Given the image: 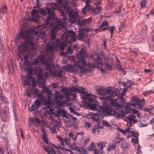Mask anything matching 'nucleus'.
<instances>
[{
	"instance_id": "obj_59",
	"label": "nucleus",
	"mask_w": 154,
	"mask_h": 154,
	"mask_svg": "<svg viewBox=\"0 0 154 154\" xmlns=\"http://www.w3.org/2000/svg\"><path fill=\"white\" fill-rule=\"evenodd\" d=\"M13 113H14V116L15 118L14 120L15 121H17V115L16 114V111L15 109H14L13 111Z\"/></svg>"
},
{
	"instance_id": "obj_34",
	"label": "nucleus",
	"mask_w": 154,
	"mask_h": 154,
	"mask_svg": "<svg viewBox=\"0 0 154 154\" xmlns=\"http://www.w3.org/2000/svg\"><path fill=\"white\" fill-rule=\"evenodd\" d=\"M7 7L5 5H3L0 10V12H1L3 14H5L7 11Z\"/></svg>"
},
{
	"instance_id": "obj_8",
	"label": "nucleus",
	"mask_w": 154,
	"mask_h": 154,
	"mask_svg": "<svg viewBox=\"0 0 154 154\" xmlns=\"http://www.w3.org/2000/svg\"><path fill=\"white\" fill-rule=\"evenodd\" d=\"M64 23L62 22L60 23L59 22L54 27L51 29L50 32V35L51 38L54 39L56 36V33L60 30L61 27L63 26Z\"/></svg>"
},
{
	"instance_id": "obj_54",
	"label": "nucleus",
	"mask_w": 154,
	"mask_h": 154,
	"mask_svg": "<svg viewBox=\"0 0 154 154\" xmlns=\"http://www.w3.org/2000/svg\"><path fill=\"white\" fill-rule=\"evenodd\" d=\"M121 11V8L120 7H119V8H116L115 9L114 11V14H117L119 13Z\"/></svg>"
},
{
	"instance_id": "obj_57",
	"label": "nucleus",
	"mask_w": 154,
	"mask_h": 154,
	"mask_svg": "<svg viewBox=\"0 0 154 154\" xmlns=\"http://www.w3.org/2000/svg\"><path fill=\"white\" fill-rule=\"evenodd\" d=\"M132 111L133 112V115L136 114L137 115V116L138 117H139V114L138 113V111L136 109H132Z\"/></svg>"
},
{
	"instance_id": "obj_35",
	"label": "nucleus",
	"mask_w": 154,
	"mask_h": 154,
	"mask_svg": "<svg viewBox=\"0 0 154 154\" xmlns=\"http://www.w3.org/2000/svg\"><path fill=\"white\" fill-rule=\"evenodd\" d=\"M43 140L44 142L46 143L47 145L48 144V139L47 137L46 134L45 133H43Z\"/></svg>"
},
{
	"instance_id": "obj_42",
	"label": "nucleus",
	"mask_w": 154,
	"mask_h": 154,
	"mask_svg": "<svg viewBox=\"0 0 154 154\" xmlns=\"http://www.w3.org/2000/svg\"><path fill=\"white\" fill-rule=\"evenodd\" d=\"M108 26V22H106V21H103L101 24L99 26V28H103V27H105L106 26Z\"/></svg>"
},
{
	"instance_id": "obj_13",
	"label": "nucleus",
	"mask_w": 154,
	"mask_h": 154,
	"mask_svg": "<svg viewBox=\"0 0 154 154\" xmlns=\"http://www.w3.org/2000/svg\"><path fill=\"white\" fill-rule=\"evenodd\" d=\"M38 10L33 9L31 12L32 18L31 20L37 22L39 18Z\"/></svg>"
},
{
	"instance_id": "obj_40",
	"label": "nucleus",
	"mask_w": 154,
	"mask_h": 154,
	"mask_svg": "<svg viewBox=\"0 0 154 154\" xmlns=\"http://www.w3.org/2000/svg\"><path fill=\"white\" fill-rule=\"evenodd\" d=\"M95 147V145L94 143L92 142L91 145L88 146V150L90 151H92L93 150L95 149L94 147Z\"/></svg>"
},
{
	"instance_id": "obj_45",
	"label": "nucleus",
	"mask_w": 154,
	"mask_h": 154,
	"mask_svg": "<svg viewBox=\"0 0 154 154\" xmlns=\"http://www.w3.org/2000/svg\"><path fill=\"white\" fill-rule=\"evenodd\" d=\"M92 20V18L91 17H89L86 19H84L85 24H88L90 23L91 22Z\"/></svg>"
},
{
	"instance_id": "obj_21",
	"label": "nucleus",
	"mask_w": 154,
	"mask_h": 154,
	"mask_svg": "<svg viewBox=\"0 0 154 154\" xmlns=\"http://www.w3.org/2000/svg\"><path fill=\"white\" fill-rule=\"evenodd\" d=\"M68 135L69 139L71 141H72L73 143H74L76 140L77 135L76 134H75L71 132L68 134Z\"/></svg>"
},
{
	"instance_id": "obj_23",
	"label": "nucleus",
	"mask_w": 154,
	"mask_h": 154,
	"mask_svg": "<svg viewBox=\"0 0 154 154\" xmlns=\"http://www.w3.org/2000/svg\"><path fill=\"white\" fill-rule=\"evenodd\" d=\"M135 118L136 116L134 115H130L127 116L125 121H126V120H128L130 122H132L134 124L137 121V120L135 119Z\"/></svg>"
},
{
	"instance_id": "obj_18",
	"label": "nucleus",
	"mask_w": 154,
	"mask_h": 154,
	"mask_svg": "<svg viewBox=\"0 0 154 154\" xmlns=\"http://www.w3.org/2000/svg\"><path fill=\"white\" fill-rule=\"evenodd\" d=\"M94 61L96 65V67H98L99 66H101L103 63L101 57L100 56H97V58Z\"/></svg>"
},
{
	"instance_id": "obj_28",
	"label": "nucleus",
	"mask_w": 154,
	"mask_h": 154,
	"mask_svg": "<svg viewBox=\"0 0 154 154\" xmlns=\"http://www.w3.org/2000/svg\"><path fill=\"white\" fill-rule=\"evenodd\" d=\"M84 31L83 30H80L78 35L77 36V39L80 40L83 38V36L84 34Z\"/></svg>"
},
{
	"instance_id": "obj_17",
	"label": "nucleus",
	"mask_w": 154,
	"mask_h": 154,
	"mask_svg": "<svg viewBox=\"0 0 154 154\" xmlns=\"http://www.w3.org/2000/svg\"><path fill=\"white\" fill-rule=\"evenodd\" d=\"M113 68V66L110 64H108L106 63L102 67L100 68V70L105 72V71L111 70Z\"/></svg>"
},
{
	"instance_id": "obj_16",
	"label": "nucleus",
	"mask_w": 154,
	"mask_h": 154,
	"mask_svg": "<svg viewBox=\"0 0 154 154\" xmlns=\"http://www.w3.org/2000/svg\"><path fill=\"white\" fill-rule=\"evenodd\" d=\"M69 91L71 92L77 91L84 94L86 93L85 92V89L84 88H81L79 89L77 88L76 87H74L73 86H72L70 88Z\"/></svg>"
},
{
	"instance_id": "obj_61",
	"label": "nucleus",
	"mask_w": 154,
	"mask_h": 154,
	"mask_svg": "<svg viewBox=\"0 0 154 154\" xmlns=\"http://www.w3.org/2000/svg\"><path fill=\"white\" fill-rule=\"evenodd\" d=\"M45 97L44 96H42L41 98L38 99L40 102H42V103L45 100Z\"/></svg>"
},
{
	"instance_id": "obj_32",
	"label": "nucleus",
	"mask_w": 154,
	"mask_h": 154,
	"mask_svg": "<svg viewBox=\"0 0 154 154\" xmlns=\"http://www.w3.org/2000/svg\"><path fill=\"white\" fill-rule=\"evenodd\" d=\"M129 145L128 142H123L121 144V147L122 149L125 150L129 147Z\"/></svg>"
},
{
	"instance_id": "obj_36",
	"label": "nucleus",
	"mask_w": 154,
	"mask_h": 154,
	"mask_svg": "<svg viewBox=\"0 0 154 154\" xmlns=\"http://www.w3.org/2000/svg\"><path fill=\"white\" fill-rule=\"evenodd\" d=\"M103 143L102 142H99L97 144V145L99 147H100V149L99 150H100V154H102L103 152V149L104 147L103 146Z\"/></svg>"
},
{
	"instance_id": "obj_15",
	"label": "nucleus",
	"mask_w": 154,
	"mask_h": 154,
	"mask_svg": "<svg viewBox=\"0 0 154 154\" xmlns=\"http://www.w3.org/2000/svg\"><path fill=\"white\" fill-rule=\"evenodd\" d=\"M46 46L45 48V52L44 53L46 54H48L49 55H52V58L53 57V54L52 53L53 51L54 47L53 45H50L46 43Z\"/></svg>"
},
{
	"instance_id": "obj_19",
	"label": "nucleus",
	"mask_w": 154,
	"mask_h": 154,
	"mask_svg": "<svg viewBox=\"0 0 154 154\" xmlns=\"http://www.w3.org/2000/svg\"><path fill=\"white\" fill-rule=\"evenodd\" d=\"M102 106H100L99 107V111L97 112V113H94L93 115L95 116H97V119H98L100 117L99 116H101V117L103 118V116H104L105 115H109L108 114H107L106 113H104L102 111H101V109L102 108L103 106V105Z\"/></svg>"
},
{
	"instance_id": "obj_6",
	"label": "nucleus",
	"mask_w": 154,
	"mask_h": 154,
	"mask_svg": "<svg viewBox=\"0 0 154 154\" xmlns=\"http://www.w3.org/2000/svg\"><path fill=\"white\" fill-rule=\"evenodd\" d=\"M47 11L48 16L46 18L45 24L48 25L49 23L50 20L51 19H55L54 10L55 8L53 7H48L46 8Z\"/></svg>"
},
{
	"instance_id": "obj_29",
	"label": "nucleus",
	"mask_w": 154,
	"mask_h": 154,
	"mask_svg": "<svg viewBox=\"0 0 154 154\" xmlns=\"http://www.w3.org/2000/svg\"><path fill=\"white\" fill-rule=\"evenodd\" d=\"M116 144L114 143V142H113L112 143L110 144L109 147L107 148V150L108 151H110L112 150H114L116 148Z\"/></svg>"
},
{
	"instance_id": "obj_12",
	"label": "nucleus",
	"mask_w": 154,
	"mask_h": 154,
	"mask_svg": "<svg viewBox=\"0 0 154 154\" xmlns=\"http://www.w3.org/2000/svg\"><path fill=\"white\" fill-rule=\"evenodd\" d=\"M0 117L4 122L8 121L10 117L7 111L5 109L1 110L0 111Z\"/></svg>"
},
{
	"instance_id": "obj_63",
	"label": "nucleus",
	"mask_w": 154,
	"mask_h": 154,
	"mask_svg": "<svg viewBox=\"0 0 154 154\" xmlns=\"http://www.w3.org/2000/svg\"><path fill=\"white\" fill-rule=\"evenodd\" d=\"M1 101L3 103H7V100L6 98H5L4 97H2L1 98Z\"/></svg>"
},
{
	"instance_id": "obj_51",
	"label": "nucleus",
	"mask_w": 154,
	"mask_h": 154,
	"mask_svg": "<svg viewBox=\"0 0 154 154\" xmlns=\"http://www.w3.org/2000/svg\"><path fill=\"white\" fill-rule=\"evenodd\" d=\"M153 109V108L152 107H145L143 109V110L144 111H146L149 112L152 111V110Z\"/></svg>"
},
{
	"instance_id": "obj_50",
	"label": "nucleus",
	"mask_w": 154,
	"mask_h": 154,
	"mask_svg": "<svg viewBox=\"0 0 154 154\" xmlns=\"http://www.w3.org/2000/svg\"><path fill=\"white\" fill-rule=\"evenodd\" d=\"M77 23L80 25L82 26L85 24V22L84 21V19L83 20H77Z\"/></svg>"
},
{
	"instance_id": "obj_1",
	"label": "nucleus",
	"mask_w": 154,
	"mask_h": 154,
	"mask_svg": "<svg viewBox=\"0 0 154 154\" xmlns=\"http://www.w3.org/2000/svg\"><path fill=\"white\" fill-rule=\"evenodd\" d=\"M112 96H101L99 99L103 101V106L101 110L105 113L112 115L119 118L124 117L125 112L119 109L122 108L124 104V99L122 95H120L116 99H113Z\"/></svg>"
},
{
	"instance_id": "obj_9",
	"label": "nucleus",
	"mask_w": 154,
	"mask_h": 154,
	"mask_svg": "<svg viewBox=\"0 0 154 154\" xmlns=\"http://www.w3.org/2000/svg\"><path fill=\"white\" fill-rule=\"evenodd\" d=\"M63 7L64 10L68 13V16L70 18L73 20H75L78 15L77 12L72 11L70 6L67 7L65 5H64Z\"/></svg>"
},
{
	"instance_id": "obj_14",
	"label": "nucleus",
	"mask_w": 154,
	"mask_h": 154,
	"mask_svg": "<svg viewBox=\"0 0 154 154\" xmlns=\"http://www.w3.org/2000/svg\"><path fill=\"white\" fill-rule=\"evenodd\" d=\"M42 102H40L38 100L36 99L35 100L34 103L31 106L30 111L32 112L34 111L35 109H38L41 106Z\"/></svg>"
},
{
	"instance_id": "obj_43",
	"label": "nucleus",
	"mask_w": 154,
	"mask_h": 154,
	"mask_svg": "<svg viewBox=\"0 0 154 154\" xmlns=\"http://www.w3.org/2000/svg\"><path fill=\"white\" fill-rule=\"evenodd\" d=\"M123 140V139L122 138H119V139H117L115 140H114L113 142H114V143L115 144H117L121 142H122Z\"/></svg>"
},
{
	"instance_id": "obj_44",
	"label": "nucleus",
	"mask_w": 154,
	"mask_h": 154,
	"mask_svg": "<svg viewBox=\"0 0 154 154\" xmlns=\"http://www.w3.org/2000/svg\"><path fill=\"white\" fill-rule=\"evenodd\" d=\"M154 93V90H149V91H146L143 94L144 96H146L147 94L151 93Z\"/></svg>"
},
{
	"instance_id": "obj_60",
	"label": "nucleus",
	"mask_w": 154,
	"mask_h": 154,
	"mask_svg": "<svg viewBox=\"0 0 154 154\" xmlns=\"http://www.w3.org/2000/svg\"><path fill=\"white\" fill-rule=\"evenodd\" d=\"M51 87L54 88L57 87L58 86V84L57 83H54L51 84Z\"/></svg>"
},
{
	"instance_id": "obj_30",
	"label": "nucleus",
	"mask_w": 154,
	"mask_h": 154,
	"mask_svg": "<svg viewBox=\"0 0 154 154\" xmlns=\"http://www.w3.org/2000/svg\"><path fill=\"white\" fill-rule=\"evenodd\" d=\"M44 109L45 110V115L49 114L51 112L53 111V110L50 106H47V107L44 108Z\"/></svg>"
},
{
	"instance_id": "obj_31",
	"label": "nucleus",
	"mask_w": 154,
	"mask_h": 154,
	"mask_svg": "<svg viewBox=\"0 0 154 154\" xmlns=\"http://www.w3.org/2000/svg\"><path fill=\"white\" fill-rule=\"evenodd\" d=\"M45 151L47 152L48 154H54L56 152L53 147L52 148H51L50 149L49 148H46Z\"/></svg>"
},
{
	"instance_id": "obj_27",
	"label": "nucleus",
	"mask_w": 154,
	"mask_h": 154,
	"mask_svg": "<svg viewBox=\"0 0 154 154\" xmlns=\"http://www.w3.org/2000/svg\"><path fill=\"white\" fill-rule=\"evenodd\" d=\"M64 68L67 72H73L74 70L73 66L69 64L65 66Z\"/></svg>"
},
{
	"instance_id": "obj_48",
	"label": "nucleus",
	"mask_w": 154,
	"mask_h": 154,
	"mask_svg": "<svg viewBox=\"0 0 154 154\" xmlns=\"http://www.w3.org/2000/svg\"><path fill=\"white\" fill-rule=\"evenodd\" d=\"M56 103L57 105L59 107L61 106L63 104H65L66 103L65 101L64 100H62L61 101H60L59 102H56Z\"/></svg>"
},
{
	"instance_id": "obj_56",
	"label": "nucleus",
	"mask_w": 154,
	"mask_h": 154,
	"mask_svg": "<svg viewBox=\"0 0 154 154\" xmlns=\"http://www.w3.org/2000/svg\"><path fill=\"white\" fill-rule=\"evenodd\" d=\"M117 68L119 70H122L123 72H124V69L121 66L120 64H117L116 65Z\"/></svg>"
},
{
	"instance_id": "obj_5",
	"label": "nucleus",
	"mask_w": 154,
	"mask_h": 154,
	"mask_svg": "<svg viewBox=\"0 0 154 154\" xmlns=\"http://www.w3.org/2000/svg\"><path fill=\"white\" fill-rule=\"evenodd\" d=\"M65 38L66 41L68 43L71 44L74 42L75 40V33L72 30H67L65 32L63 35Z\"/></svg>"
},
{
	"instance_id": "obj_38",
	"label": "nucleus",
	"mask_w": 154,
	"mask_h": 154,
	"mask_svg": "<svg viewBox=\"0 0 154 154\" xmlns=\"http://www.w3.org/2000/svg\"><path fill=\"white\" fill-rule=\"evenodd\" d=\"M147 2L146 0H142L140 2L141 8H145Z\"/></svg>"
},
{
	"instance_id": "obj_62",
	"label": "nucleus",
	"mask_w": 154,
	"mask_h": 154,
	"mask_svg": "<svg viewBox=\"0 0 154 154\" xmlns=\"http://www.w3.org/2000/svg\"><path fill=\"white\" fill-rule=\"evenodd\" d=\"M72 48H71L70 46H69L67 48V51L68 53L71 54L72 52Z\"/></svg>"
},
{
	"instance_id": "obj_20",
	"label": "nucleus",
	"mask_w": 154,
	"mask_h": 154,
	"mask_svg": "<svg viewBox=\"0 0 154 154\" xmlns=\"http://www.w3.org/2000/svg\"><path fill=\"white\" fill-rule=\"evenodd\" d=\"M133 133V136L134 138H132L131 139L132 142L134 144H136L138 143V136L139 135L137 133H135L132 131Z\"/></svg>"
},
{
	"instance_id": "obj_10",
	"label": "nucleus",
	"mask_w": 154,
	"mask_h": 154,
	"mask_svg": "<svg viewBox=\"0 0 154 154\" xmlns=\"http://www.w3.org/2000/svg\"><path fill=\"white\" fill-rule=\"evenodd\" d=\"M27 31L29 33L34 32V34L36 35L39 36L42 39H45L47 36L45 32L39 29H38L37 31H34L33 29H28Z\"/></svg>"
},
{
	"instance_id": "obj_25",
	"label": "nucleus",
	"mask_w": 154,
	"mask_h": 154,
	"mask_svg": "<svg viewBox=\"0 0 154 154\" xmlns=\"http://www.w3.org/2000/svg\"><path fill=\"white\" fill-rule=\"evenodd\" d=\"M92 5H86L84 7V8L82 9V13H83L84 14H85L86 13L89 11H91Z\"/></svg>"
},
{
	"instance_id": "obj_37",
	"label": "nucleus",
	"mask_w": 154,
	"mask_h": 154,
	"mask_svg": "<svg viewBox=\"0 0 154 154\" xmlns=\"http://www.w3.org/2000/svg\"><path fill=\"white\" fill-rule=\"evenodd\" d=\"M116 29V27L114 26H109V29L110 33L111 34V38L112 37L113 35V31Z\"/></svg>"
},
{
	"instance_id": "obj_39",
	"label": "nucleus",
	"mask_w": 154,
	"mask_h": 154,
	"mask_svg": "<svg viewBox=\"0 0 154 154\" xmlns=\"http://www.w3.org/2000/svg\"><path fill=\"white\" fill-rule=\"evenodd\" d=\"M27 49V48L24 45H21L19 47V50L22 52H24L26 51Z\"/></svg>"
},
{
	"instance_id": "obj_11",
	"label": "nucleus",
	"mask_w": 154,
	"mask_h": 154,
	"mask_svg": "<svg viewBox=\"0 0 154 154\" xmlns=\"http://www.w3.org/2000/svg\"><path fill=\"white\" fill-rule=\"evenodd\" d=\"M57 138L60 142L61 144L63 146L65 145L68 146H71V141L67 137L63 138L60 136H57Z\"/></svg>"
},
{
	"instance_id": "obj_22",
	"label": "nucleus",
	"mask_w": 154,
	"mask_h": 154,
	"mask_svg": "<svg viewBox=\"0 0 154 154\" xmlns=\"http://www.w3.org/2000/svg\"><path fill=\"white\" fill-rule=\"evenodd\" d=\"M134 103L132 102L131 104L133 106L137 104H139L140 102V99L137 97L136 96H133L131 99Z\"/></svg>"
},
{
	"instance_id": "obj_49",
	"label": "nucleus",
	"mask_w": 154,
	"mask_h": 154,
	"mask_svg": "<svg viewBox=\"0 0 154 154\" xmlns=\"http://www.w3.org/2000/svg\"><path fill=\"white\" fill-rule=\"evenodd\" d=\"M39 12L43 16H46L47 14L46 11L44 9H41Z\"/></svg>"
},
{
	"instance_id": "obj_53",
	"label": "nucleus",
	"mask_w": 154,
	"mask_h": 154,
	"mask_svg": "<svg viewBox=\"0 0 154 154\" xmlns=\"http://www.w3.org/2000/svg\"><path fill=\"white\" fill-rule=\"evenodd\" d=\"M37 75L38 79L42 80L44 79L43 78V75L41 73H38Z\"/></svg>"
},
{
	"instance_id": "obj_55",
	"label": "nucleus",
	"mask_w": 154,
	"mask_h": 154,
	"mask_svg": "<svg viewBox=\"0 0 154 154\" xmlns=\"http://www.w3.org/2000/svg\"><path fill=\"white\" fill-rule=\"evenodd\" d=\"M43 90L45 93L47 94L48 93H51V91H49V88H48L46 87L44 88H43Z\"/></svg>"
},
{
	"instance_id": "obj_7",
	"label": "nucleus",
	"mask_w": 154,
	"mask_h": 154,
	"mask_svg": "<svg viewBox=\"0 0 154 154\" xmlns=\"http://www.w3.org/2000/svg\"><path fill=\"white\" fill-rule=\"evenodd\" d=\"M97 92L98 94L100 95L110 96L111 97L113 96L114 92L113 91L109 88H101L97 90Z\"/></svg>"
},
{
	"instance_id": "obj_47",
	"label": "nucleus",
	"mask_w": 154,
	"mask_h": 154,
	"mask_svg": "<svg viewBox=\"0 0 154 154\" xmlns=\"http://www.w3.org/2000/svg\"><path fill=\"white\" fill-rule=\"evenodd\" d=\"M92 8L91 9V11H92L93 12L94 15H95L99 13V11L97 9L95 8H94L92 6H91Z\"/></svg>"
},
{
	"instance_id": "obj_33",
	"label": "nucleus",
	"mask_w": 154,
	"mask_h": 154,
	"mask_svg": "<svg viewBox=\"0 0 154 154\" xmlns=\"http://www.w3.org/2000/svg\"><path fill=\"white\" fill-rule=\"evenodd\" d=\"M80 72L82 73H85L86 72H89L91 71V70L89 69L84 68H80Z\"/></svg>"
},
{
	"instance_id": "obj_4",
	"label": "nucleus",
	"mask_w": 154,
	"mask_h": 154,
	"mask_svg": "<svg viewBox=\"0 0 154 154\" xmlns=\"http://www.w3.org/2000/svg\"><path fill=\"white\" fill-rule=\"evenodd\" d=\"M77 57L79 60L81 64L83 66H87L88 68H93L94 67H96L94 61L92 63H89L88 64L85 61V54L84 53L83 54H82L81 51L80 52L79 54H77Z\"/></svg>"
},
{
	"instance_id": "obj_46",
	"label": "nucleus",
	"mask_w": 154,
	"mask_h": 154,
	"mask_svg": "<svg viewBox=\"0 0 154 154\" xmlns=\"http://www.w3.org/2000/svg\"><path fill=\"white\" fill-rule=\"evenodd\" d=\"M62 89L64 91H65L64 92V93L66 94V96L67 98L69 97L70 95L71 94V92L70 91H68L67 90L63 88Z\"/></svg>"
},
{
	"instance_id": "obj_26",
	"label": "nucleus",
	"mask_w": 154,
	"mask_h": 154,
	"mask_svg": "<svg viewBox=\"0 0 154 154\" xmlns=\"http://www.w3.org/2000/svg\"><path fill=\"white\" fill-rule=\"evenodd\" d=\"M58 114L60 116H63V117L67 118V116L66 115V111L64 109H59L57 112Z\"/></svg>"
},
{
	"instance_id": "obj_64",
	"label": "nucleus",
	"mask_w": 154,
	"mask_h": 154,
	"mask_svg": "<svg viewBox=\"0 0 154 154\" xmlns=\"http://www.w3.org/2000/svg\"><path fill=\"white\" fill-rule=\"evenodd\" d=\"M100 150H98L97 149H95L94 151V154H100L99 153H100Z\"/></svg>"
},
{
	"instance_id": "obj_52",
	"label": "nucleus",
	"mask_w": 154,
	"mask_h": 154,
	"mask_svg": "<svg viewBox=\"0 0 154 154\" xmlns=\"http://www.w3.org/2000/svg\"><path fill=\"white\" fill-rule=\"evenodd\" d=\"M34 122H36L38 123V124H40L42 122V120L40 119L39 118H36L34 120H32V123H34Z\"/></svg>"
},
{
	"instance_id": "obj_2",
	"label": "nucleus",
	"mask_w": 154,
	"mask_h": 154,
	"mask_svg": "<svg viewBox=\"0 0 154 154\" xmlns=\"http://www.w3.org/2000/svg\"><path fill=\"white\" fill-rule=\"evenodd\" d=\"M53 60L52 55L46 54L45 53L40 55L29 65V72L34 71L35 72H36L38 71L39 67L38 65L39 62H41L42 64L45 65L46 69L48 70L53 75L56 77H61L62 71L61 70L58 71L54 69Z\"/></svg>"
},
{
	"instance_id": "obj_41",
	"label": "nucleus",
	"mask_w": 154,
	"mask_h": 154,
	"mask_svg": "<svg viewBox=\"0 0 154 154\" xmlns=\"http://www.w3.org/2000/svg\"><path fill=\"white\" fill-rule=\"evenodd\" d=\"M28 70L29 71V66H28ZM33 72V71L32 72ZM29 74H28L26 75H25V79H28V80H30L32 79L33 78V77L32 76V75H31L30 74V73H32V72H29Z\"/></svg>"
},
{
	"instance_id": "obj_24",
	"label": "nucleus",
	"mask_w": 154,
	"mask_h": 154,
	"mask_svg": "<svg viewBox=\"0 0 154 154\" xmlns=\"http://www.w3.org/2000/svg\"><path fill=\"white\" fill-rule=\"evenodd\" d=\"M54 99L56 102H59L63 98V96L60 93H59L57 95L54 94Z\"/></svg>"
},
{
	"instance_id": "obj_3",
	"label": "nucleus",
	"mask_w": 154,
	"mask_h": 154,
	"mask_svg": "<svg viewBox=\"0 0 154 154\" xmlns=\"http://www.w3.org/2000/svg\"><path fill=\"white\" fill-rule=\"evenodd\" d=\"M82 97L85 103L89 107L90 109L93 110H97L98 105L96 103V100L91 97L89 94H87Z\"/></svg>"
},
{
	"instance_id": "obj_58",
	"label": "nucleus",
	"mask_w": 154,
	"mask_h": 154,
	"mask_svg": "<svg viewBox=\"0 0 154 154\" xmlns=\"http://www.w3.org/2000/svg\"><path fill=\"white\" fill-rule=\"evenodd\" d=\"M30 80L27 79H25L23 81V84L25 85H27L29 84Z\"/></svg>"
}]
</instances>
